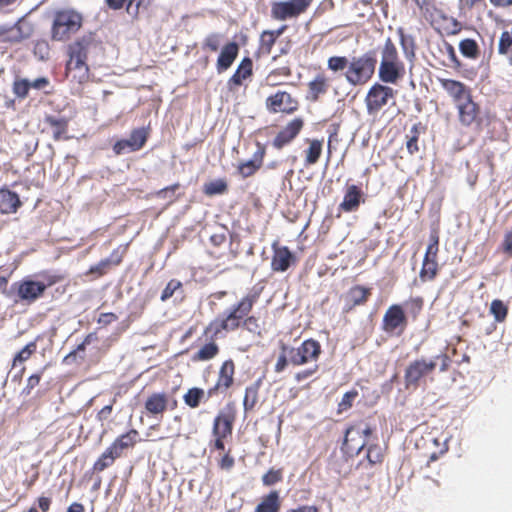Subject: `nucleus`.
Instances as JSON below:
<instances>
[{
  "label": "nucleus",
  "mask_w": 512,
  "mask_h": 512,
  "mask_svg": "<svg viewBox=\"0 0 512 512\" xmlns=\"http://www.w3.org/2000/svg\"><path fill=\"white\" fill-rule=\"evenodd\" d=\"M102 40L95 32H86L75 38L65 48V77L71 84L73 94L81 96L83 87L90 82L88 58L103 53Z\"/></svg>",
  "instance_id": "nucleus-1"
},
{
  "label": "nucleus",
  "mask_w": 512,
  "mask_h": 512,
  "mask_svg": "<svg viewBox=\"0 0 512 512\" xmlns=\"http://www.w3.org/2000/svg\"><path fill=\"white\" fill-rule=\"evenodd\" d=\"M262 290L263 288H252L237 303L226 310L221 318L210 321L207 325V332H212L213 336L222 334L225 336L226 333L238 330L258 302Z\"/></svg>",
  "instance_id": "nucleus-2"
},
{
  "label": "nucleus",
  "mask_w": 512,
  "mask_h": 512,
  "mask_svg": "<svg viewBox=\"0 0 512 512\" xmlns=\"http://www.w3.org/2000/svg\"><path fill=\"white\" fill-rule=\"evenodd\" d=\"M380 63L378 66V78L382 83L397 84L405 74V63L402 60L394 41L388 37L379 47Z\"/></svg>",
  "instance_id": "nucleus-3"
},
{
  "label": "nucleus",
  "mask_w": 512,
  "mask_h": 512,
  "mask_svg": "<svg viewBox=\"0 0 512 512\" xmlns=\"http://www.w3.org/2000/svg\"><path fill=\"white\" fill-rule=\"evenodd\" d=\"M235 420L236 410L232 405H227L218 412L211 430L212 439L209 442L211 451H225L226 443L232 438Z\"/></svg>",
  "instance_id": "nucleus-4"
},
{
  "label": "nucleus",
  "mask_w": 512,
  "mask_h": 512,
  "mask_svg": "<svg viewBox=\"0 0 512 512\" xmlns=\"http://www.w3.org/2000/svg\"><path fill=\"white\" fill-rule=\"evenodd\" d=\"M376 67V53L369 50L359 56H353L349 60V66L344 76L350 85L363 86L373 78Z\"/></svg>",
  "instance_id": "nucleus-5"
},
{
  "label": "nucleus",
  "mask_w": 512,
  "mask_h": 512,
  "mask_svg": "<svg viewBox=\"0 0 512 512\" xmlns=\"http://www.w3.org/2000/svg\"><path fill=\"white\" fill-rule=\"evenodd\" d=\"M83 25V17L74 10L57 11L51 27V39L65 42L76 34Z\"/></svg>",
  "instance_id": "nucleus-6"
},
{
  "label": "nucleus",
  "mask_w": 512,
  "mask_h": 512,
  "mask_svg": "<svg viewBox=\"0 0 512 512\" xmlns=\"http://www.w3.org/2000/svg\"><path fill=\"white\" fill-rule=\"evenodd\" d=\"M283 352H288L290 364L302 366L307 363L316 362L322 352L321 344L315 339H306L298 347L281 345Z\"/></svg>",
  "instance_id": "nucleus-7"
},
{
  "label": "nucleus",
  "mask_w": 512,
  "mask_h": 512,
  "mask_svg": "<svg viewBox=\"0 0 512 512\" xmlns=\"http://www.w3.org/2000/svg\"><path fill=\"white\" fill-rule=\"evenodd\" d=\"M387 83L375 82L368 90L364 102L368 115H377L390 100H393L397 91L386 85Z\"/></svg>",
  "instance_id": "nucleus-8"
},
{
  "label": "nucleus",
  "mask_w": 512,
  "mask_h": 512,
  "mask_svg": "<svg viewBox=\"0 0 512 512\" xmlns=\"http://www.w3.org/2000/svg\"><path fill=\"white\" fill-rule=\"evenodd\" d=\"M439 241L440 238L438 231H431L429 235V244L426 248L422 267L419 272V277L423 282L434 280L438 274Z\"/></svg>",
  "instance_id": "nucleus-9"
},
{
  "label": "nucleus",
  "mask_w": 512,
  "mask_h": 512,
  "mask_svg": "<svg viewBox=\"0 0 512 512\" xmlns=\"http://www.w3.org/2000/svg\"><path fill=\"white\" fill-rule=\"evenodd\" d=\"M408 326V315L400 304H392L385 311L381 328L390 336H401Z\"/></svg>",
  "instance_id": "nucleus-10"
},
{
  "label": "nucleus",
  "mask_w": 512,
  "mask_h": 512,
  "mask_svg": "<svg viewBox=\"0 0 512 512\" xmlns=\"http://www.w3.org/2000/svg\"><path fill=\"white\" fill-rule=\"evenodd\" d=\"M313 0H286L274 2L271 5V16L275 20L284 21L297 18L304 14Z\"/></svg>",
  "instance_id": "nucleus-11"
},
{
  "label": "nucleus",
  "mask_w": 512,
  "mask_h": 512,
  "mask_svg": "<svg viewBox=\"0 0 512 512\" xmlns=\"http://www.w3.org/2000/svg\"><path fill=\"white\" fill-rule=\"evenodd\" d=\"M436 366L437 362L432 359L421 358L410 362L404 373L405 387L407 389L417 388L421 379L433 373Z\"/></svg>",
  "instance_id": "nucleus-12"
},
{
  "label": "nucleus",
  "mask_w": 512,
  "mask_h": 512,
  "mask_svg": "<svg viewBox=\"0 0 512 512\" xmlns=\"http://www.w3.org/2000/svg\"><path fill=\"white\" fill-rule=\"evenodd\" d=\"M236 365L232 359L222 362L215 384L207 390V399L225 394L235 382Z\"/></svg>",
  "instance_id": "nucleus-13"
},
{
  "label": "nucleus",
  "mask_w": 512,
  "mask_h": 512,
  "mask_svg": "<svg viewBox=\"0 0 512 512\" xmlns=\"http://www.w3.org/2000/svg\"><path fill=\"white\" fill-rule=\"evenodd\" d=\"M12 290H14L16 293V303L22 302L31 304L43 296L45 292V286L41 281L23 279L21 281L15 282L12 285Z\"/></svg>",
  "instance_id": "nucleus-14"
},
{
  "label": "nucleus",
  "mask_w": 512,
  "mask_h": 512,
  "mask_svg": "<svg viewBox=\"0 0 512 512\" xmlns=\"http://www.w3.org/2000/svg\"><path fill=\"white\" fill-rule=\"evenodd\" d=\"M32 32V26L20 18L13 25H0V43H20L30 38Z\"/></svg>",
  "instance_id": "nucleus-15"
},
{
  "label": "nucleus",
  "mask_w": 512,
  "mask_h": 512,
  "mask_svg": "<svg viewBox=\"0 0 512 512\" xmlns=\"http://www.w3.org/2000/svg\"><path fill=\"white\" fill-rule=\"evenodd\" d=\"M304 120L301 117H296L290 120L281 130L278 131L272 140V146L276 150H282L284 147L290 145L301 133L304 128Z\"/></svg>",
  "instance_id": "nucleus-16"
},
{
  "label": "nucleus",
  "mask_w": 512,
  "mask_h": 512,
  "mask_svg": "<svg viewBox=\"0 0 512 512\" xmlns=\"http://www.w3.org/2000/svg\"><path fill=\"white\" fill-rule=\"evenodd\" d=\"M298 106V101L286 91H277L266 99V108L271 113L292 114Z\"/></svg>",
  "instance_id": "nucleus-17"
},
{
  "label": "nucleus",
  "mask_w": 512,
  "mask_h": 512,
  "mask_svg": "<svg viewBox=\"0 0 512 512\" xmlns=\"http://www.w3.org/2000/svg\"><path fill=\"white\" fill-rule=\"evenodd\" d=\"M202 335L206 338L207 342L200 346V348L194 352L191 356L193 363L207 362L216 358L220 353V347L216 340L224 337L213 336L212 332H207V326L204 328Z\"/></svg>",
  "instance_id": "nucleus-18"
},
{
  "label": "nucleus",
  "mask_w": 512,
  "mask_h": 512,
  "mask_svg": "<svg viewBox=\"0 0 512 512\" xmlns=\"http://www.w3.org/2000/svg\"><path fill=\"white\" fill-rule=\"evenodd\" d=\"M438 82L452 99L455 107L472 96L471 88L461 81L438 78Z\"/></svg>",
  "instance_id": "nucleus-19"
},
{
  "label": "nucleus",
  "mask_w": 512,
  "mask_h": 512,
  "mask_svg": "<svg viewBox=\"0 0 512 512\" xmlns=\"http://www.w3.org/2000/svg\"><path fill=\"white\" fill-rule=\"evenodd\" d=\"M256 151L251 159L240 162L237 166V172L242 178H249L254 176L263 166L264 158L266 155V146L256 141Z\"/></svg>",
  "instance_id": "nucleus-20"
},
{
  "label": "nucleus",
  "mask_w": 512,
  "mask_h": 512,
  "mask_svg": "<svg viewBox=\"0 0 512 512\" xmlns=\"http://www.w3.org/2000/svg\"><path fill=\"white\" fill-rule=\"evenodd\" d=\"M272 258L271 270L273 272H285L292 264L295 263L296 258L287 246H281L277 241L272 243Z\"/></svg>",
  "instance_id": "nucleus-21"
},
{
  "label": "nucleus",
  "mask_w": 512,
  "mask_h": 512,
  "mask_svg": "<svg viewBox=\"0 0 512 512\" xmlns=\"http://www.w3.org/2000/svg\"><path fill=\"white\" fill-rule=\"evenodd\" d=\"M44 128L42 132L51 133L54 141L69 140L67 135L69 120L66 117H57L54 115H46L43 119Z\"/></svg>",
  "instance_id": "nucleus-22"
},
{
  "label": "nucleus",
  "mask_w": 512,
  "mask_h": 512,
  "mask_svg": "<svg viewBox=\"0 0 512 512\" xmlns=\"http://www.w3.org/2000/svg\"><path fill=\"white\" fill-rule=\"evenodd\" d=\"M364 202V193L359 186L355 184L346 185L344 197L338 206V210L344 213L356 212Z\"/></svg>",
  "instance_id": "nucleus-23"
},
{
  "label": "nucleus",
  "mask_w": 512,
  "mask_h": 512,
  "mask_svg": "<svg viewBox=\"0 0 512 512\" xmlns=\"http://www.w3.org/2000/svg\"><path fill=\"white\" fill-rule=\"evenodd\" d=\"M372 294V289L363 285H354L346 293L343 312L349 313L355 307L365 305Z\"/></svg>",
  "instance_id": "nucleus-24"
},
{
  "label": "nucleus",
  "mask_w": 512,
  "mask_h": 512,
  "mask_svg": "<svg viewBox=\"0 0 512 512\" xmlns=\"http://www.w3.org/2000/svg\"><path fill=\"white\" fill-rule=\"evenodd\" d=\"M458 120L463 126L472 125L480 115V106L474 101L473 95L456 107Z\"/></svg>",
  "instance_id": "nucleus-25"
},
{
  "label": "nucleus",
  "mask_w": 512,
  "mask_h": 512,
  "mask_svg": "<svg viewBox=\"0 0 512 512\" xmlns=\"http://www.w3.org/2000/svg\"><path fill=\"white\" fill-rule=\"evenodd\" d=\"M169 396L165 392H154L145 401L144 407L147 415L162 416L169 407Z\"/></svg>",
  "instance_id": "nucleus-26"
},
{
  "label": "nucleus",
  "mask_w": 512,
  "mask_h": 512,
  "mask_svg": "<svg viewBox=\"0 0 512 512\" xmlns=\"http://www.w3.org/2000/svg\"><path fill=\"white\" fill-rule=\"evenodd\" d=\"M239 54V45L235 41L227 42L217 57L216 70L219 74L227 71Z\"/></svg>",
  "instance_id": "nucleus-27"
},
{
  "label": "nucleus",
  "mask_w": 512,
  "mask_h": 512,
  "mask_svg": "<svg viewBox=\"0 0 512 512\" xmlns=\"http://www.w3.org/2000/svg\"><path fill=\"white\" fill-rule=\"evenodd\" d=\"M139 436L138 430L132 428L116 437L109 446L121 457L125 450L133 449L141 441Z\"/></svg>",
  "instance_id": "nucleus-28"
},
{
  "label": "nucleus",
  "mask_w": 512,
  "mask_h": 512,
  "mask_svg": "<svg viewBox=\"0 0 512 512\" xmlns=\"http://www.w3.org/2000/svg\"><path fill=\"white\" fill-rule=\"evenodd\" d=\"M253 75V61L250 57H244L239 63L236 71L228 80V87L233 90L243 84Z\"/></svg>",
  "instance_id": "nucleus-29"
},
{
  "label": "nucleus",
  "mask_w": 512,
  "mask_h": 512,
  "mask_svg": "<svg viewBox=\"0 0 512 512\" xmlns=\"http://www.w3.org/2000/svg\"><path fill=\"white\" fill-rule=\"evenodd\" d=\"M307 147L302 151L304 166L311 167L318 163L323 151V139L306 138L304 140Z\"/></svg>",
  "instance_id": "nucleus-30"
},
{
  "label": "nucleus",
  "mask_w": 512,
  "mask_h": 512,
  "mask_svg": "<svg viewBox=\"0 0 512 512\" xmlns=\"http://www.w3.org/2000/svg\"><path fill=\"white\" fill-rule=\"evenodd\" d=\"M286 28L287 27L284 25L277 30H264L260 35L259 47L257 51L258 54L270 55L277 39L283 34Z\"/></svg>",
  "instance_id": "nucleus-31"
},
{
  "label": "nucleus",
  "mask_w": 512,
  "mask_h": 512,
  "mask_svg": "<svg viewBox=\"0 0 512 512\" xmlns=\"http://www.w3.org/2000/svg\"><path fill=\"white\" fill-rule=\"evenodd\" d=\"M282 506V499L278 490H271L260 498L254 512H279Z\"/></svg>",
  "instance_id": "nucleus-32"
},
{
  "label": "nucleus",
  "mask_w": 512,
  "mask_h": 512,
  "mask_svg": "<svg viewBox=\"0 0 512 512\" xmlns=\"http://www.w3.org/2000/svg\"><path fill=\"white\" fill-rule=\"evenodd\" d=\"M308 96L307 98L316 102L319 100L320 96L327 93L329 89V81L328 78L323 73L317 74L313 80L308 83Z\"/></svg>",
  "instance_id": "nucleus-33"
},
{
  "label": "nucleus",
  "mask_w": 512,
  "mask_h": 512,
  "mask_svg": "<svg viewBox=\"0 0 512 512\" xmlns=\"http://www.w3.org/2000/svg\"><path fill=\"white\" fill-rule=\"evenodd\" d=\"M21 201L17 193L9 189H0V213H15L21 206Z\"/></svg>",
  "instance_id": "nucleus-34"
},
{
  "label": "nucleus",
  "mask_w": 512,
  "mask_h": 512,
  "mask_svg": "<svg viewBox=\"0 0 512 512\" xmlns=\"http://www.w3.org/2000/svg\"><path fill=\"white\" fill-rule=\"evenodd\" d=\"M37 351V341L33 340L27 343L12 359V368L21 366L20 376L25 372L26 367L23 365Z\"/></svg>",
  "instance_id": "nucleus-35"
},
{
  "label": "nucleus",
  "mask_w": 512,
  "mask_h": 512,
  "mask_svg": "<svg viewBox=\"0 0 512 512\" xmlns=\"http://www.w3.org/2000/svg\"><path fill=\"white\" fill-rule=\"evenodd\" d=\"M357 437H361V431L355 426H350L345 431V437L342 444V449L347 452H356L359 453L366 445L365 442H361L359 444H354Z\"/></svg>",
  "instance_id": "nucleus-36"
},
{
  "label": "nucleus",
  "mask_w": 512,
  "mask_h": 512,
  "mask_svg": "<svg viewBox=\"0 0 512 512\" xmlns=\"http://www.w3.org/2000/svg\"><path fill=\"white\" fill-rule=\"evenodd\" d=\"M148 131L145 128H137L131 131L129 138L125 139L128 151L135 152L144 147L148 139Z\"/></svg>",
  "instance_id": "nucleus-37"
},
{
  "label": "nucleus",
  "mask_w": 512,
  "mask_h": 512,
  "mask_svg": "<svg viewBox=\"0 0 512 512\" xmlns=\"http://www.w3.org/2000/svg\"><path fill=\"white\" fill-rule=\"evenodd\" d=\"M118 458H120L119 453H116L110 446H108L94 462L92 469L94 472L100 473L111 467Z\"/></svg>",
  "instance_id": "nucleus-38"
},
{
  "label": "nucleus",
  "mask_w": 512,
  "mask_h": 512,
  "mask_svg": "<svg viewBox=\"0 0 512 512\" xmlns=\"http://www.w3.org/2000/svg\"><path fill=\"white\" fill-rule=\"evenodd\" d=\"M397 33L399 35L400 45L403 49L405 57L408 61L413 62L416 58V44L414 37L405 34L403 28H398Z\"/></svg>",
  "instance_id": "nucleus-39"
},
{
  "label": "nucleus",
  "mask_w": 512,
  "mask_h": 512,
  "mask_svg": "<svg viewBox=\"0 0 512 512\" xmlns=\"http://www.w3.org/2000/svg\"><path fill=\"white\" fill-rule=\"evenodd\" d=\"M260 384V380H258L246 387L243 399L245 412L252 411L258 403Z\"/></svg>",
  "instance_id": "nucleus-40"
},
{
  "label": "nucleus",
  "mask_w": 512,
  "mask_h": 512,
  "mask_svg": "<svg viewBox=\"0 0 512 512\" xmlns=\"http://www.w3.org/2000/svg\"><path fill=\"white\" fill-rule=\"evenodd\" d=\"M202 191L207 197L226 194L228 192V182L225 178L206 182L203 185Z\"/></svg>",
  "instance_id": "nucleus-41"
},
{
  "label": "nucleus",
  "mask_w": 512,
  "mask_h": 512,
  "mask_svg": "<svg viewBox=\"0 0 512 512\" xmlns=\"http://www.w3.org/2000/svg\"><path fill=\"white\" fill-rule=\"evenodd\" d=\"M207 398V392L202 388L192 387L183 395L184 403L190 408H197Z\"/></svg>",
  "instance_id": "nucleus-42"
},
{
  "label": "nucleus",
  "mask_w": 512,
  "mask_h": 512,
  "mask_svg": "<svg viewBox=\"0 0 512 512\" xmlns=\"http://www.w3.org/2000/svg\"><path fill=\"white\" fill-rule=\"evenodd\" d=\"M498 52L504 55L512 65V28L502 32L499 39Z\"/></svg>",
  "instance_id": "nucleus-43"
},
{
  "label": "nucleus",
  "mask_w": 512,
  "mask_h": 512,
  "mask_svg": "<svg viewBox=\"0 0 512 512\" xmlns=\"http://www.w3.org/2000/svg\"><path fill=\"white\" fill-rule=\"evenodd\" d=\"M459 50L463 56L471 59H476L480 55V50L477 42L469 38L460 41Z\"/></svg>",
  "instance_id": "nucleus-44"
},
{
  "label": "nucleus",
  "mask_w": 512,
  "mask_h": 512,
  "mask_svg": "<svg viewBox=\"0 0 512 512\" xmlns=\"http://www.w3.org/2000/svg\"><path fill=\"white\" fill-rule=\"evenodd\" d=\"M384 449L379 444H370L367 448L366 459L373 466L384 461Z\"/></svg>",
  "instance_id": "nucleus-45"
},
{
  "label": "nucleus",
  "mask_w": 512,
  "mask_h": 512,
  "mask_svg": "<svg viewBox=\"0 0 512 512\" xmlns=\"http://www.w3.org/2000/svg\"><path fill=\"white\" fill-rule=\"evenodd\" d=\"M31 89L30 81L25 78L17 77L12 84V91L14 95L23 100L28 97L29 91Z\"/></svg>",
  "instance_id": "nucleus-46"
},
{
  "label": "nucleus",
  "mask_w": 512,
  "mask_h": 512,
  "mask_svg": "<svg viewBox=\"0 0 512 512\" xmlns=\"http://www.w3.org/2000/svg\"><path fill=\"white\" fill-rule=\"evenodd\" d=\"M405 305L408 309V315L413 320H416L423 310L424 300L422 297H413L407 300Z\"/></svg>",
  "instance_id": "nucleus-47"
},
{
  "label": "nucleus",
  "mask_w": 512,
  "mask_h": 512,
  "mask_svg": "<svg viewBox=\"0 0 512 512\" xmlns=\"http://www.w3.org/2000/svg\"><path fill=\"white\" fill-rule=\"evenodd\" d=\"M349 60L346 56H331L327 60V68L334 73L342 72L348 69Z\"/></svg>",
  "instance_id": "nucleus-48"
},
{
  "label": "nucleus",
  "mask_w": 512,
  "mask_h": 512,
  "mask_svg": "<svg viewBox=\"0 0 512 512\" xmlns=\"http://www.w3.org/2000/svg\"><path fill=\"white\" fill-rule=\"evenodd\" d=\"M490 312L497 322H503L507 317L508 308L503 301L495 299L491 302Z\"/></svg>",
  "instance_id": "nucleus-49"
},
{
  "label": "nucleus",
  "mask_w": 512,
  "mask_h": 512,
  "mask_svg": "<svg viewBox=\"0 0 512 512\" xmlns=\"http://www.w3.org/2000/svg\"><path fill=\"white\" fill-rule=\"evenodd\" d=\"M283 480V469H269L263 476H262V483L264 486L270 487L273 486Z\"/></svg>",
  "instance_id": "nucleus-50"
},
{
  "label": "nucleus",
  "mask_w": 512,
  "mask_h": 512,
  "mask_svg": "<svg viewBox=\"0 0 512 512\" xmlns=\"http://www.w3.org/2000/svg\"><path fill=\"white\" fill-rule=\"evenodd\" d=\"M217 465L221 470H232V468L235 465V458L231 453V449H225V451L219 452V457L217 458Z\"/></svg>",
  "instance_id": "nucleus-51"
},
{
  "label": "nucleus",
  "mask_w": 512,
  "mask_h": 512,
  "mask_svg": "<svg viewBox=\"0 0 512 512\" xmlns=\"http://www.w3.org/2000/svg\"><path fill=\"white\" fill-rule=\"evenodd\" d=\"M111 268L112 267L109 265V262H107L105 259H102L97 264L92 265L85 273V275H92L93 278H100L106 275L111 270Z\"/></svg>",
  "instance_id": "nucleus-52"
},
{
  "label": "nucleus",
  "mask_w": 512,
  "mask_h": 512,
  "mask_svg": "<svg viewBox=\"0 0 512 512\" xmlns=\"http://www.w3.org/2000/svg\"><path fill=\"white\" fill-rule=\"evenodd\" d=\"M222 35L219 33H211L203 40L202 48L210 52H216L220 48Z\"/></svg>",
  "instance_id": "nucleus-53"
},
{
  "label": "nucleus",
  "mask_w": 512,
  "mask_h": 512,
  "mask_svg": "<svg viewBox=\"0 0 512 512\" xmlns=\"http://www.w3.org/2000/svg\"><path fill=\"white\" fill-rule=\"evenodd\" d=\"M127 253V245H120L115 248L109 257L105 258L111 267L119 266Z\"/></svg>",
  "instance_id": "nucleus-54"
},
{
  "label": "nucleus",
  "mask_w": 512,
  "mask_h": 512,
  "mask_svg": "<svg viewBox=\"0 0 512 512\" xmlns=\"http://www.w3.org/2000/svg\"><path fill=\"white\" fill-rule=\"evenodd\" d=\"M411 136H407L406 148L410 155H414L419 151L418 140L419 131L416 126L411 128Z\"/></svg>",
  "instance_id": "nucleus-55"
},
{
  "label": "nucleus",
  "mask_w": 512,
  "mask_h": 512,
  "mask_svg": "<svg viewBox=\"0 0 512 512\" xmlns=\"http://www.w3.org/2000/svg\"><path fill=\"white\" fill-rule=\"evenodd\" d=\"M357 396L358 391L355 389L346 392L338 404V412H343L350 409Z\"/></svg>",
  "instance_id": "nucleus-56"
},
{
  "label": "nucleus",
  "mask_w": 512,
  "mask_h": 512,
  "mask_svg": "<svg viewBox=\"0 0 512 512\" xmlns=\"http://www.w3.org/2000/svg\"><path fill=\"white\" fill-rule=\"evenodd\" d=\"M181 287H182V283L179 280L171 279L167 283L164 290L162 291L161 300L162 301L168 300L169 298H171L174 295L175 291L180 289Z\"/></svg>",
  "instance_id": "nucleus-57"
},
{
  "label": "nucleus",
  "mask_w": 512,
  "mask_h": 512,
  "mask_svg": "<svg viewBox=\"0 0 512 512\" xmlns=\"http://www.w3.org/2000/svg\"><path fill=\"white\" fill-rule=\"evenodd\" d=\"M41 277L44 280L42 282H43V285L45 286V290L48 287L53 286L59 282H62L65 279V276L63 274H57V273L52 274L49 272H42Z\"/></svg>",
  "instance_id": "nucleus-58"
},
{
  "label": "nucleus",
  "mask_w": 512,
  "mask_h": 512,
  "mask_svg": "<svg viewBox=\"0 0 512 512\" xmlns=\"http://www.w3.org/2000/svg\"><path fill=\"white\" fill-rule=\"evenodd\" d=\"M49 45L46 41H37L34 45V54L39 56L41 60H46L49 57Z\"/></svg>",
  "instance_id": "nucleus-59"
},
{
  "label": "nucleus",
  "mask_w": 512,
  "mask_h": 512,
  "mask_svg": "<svg viewBox=\"0 0 512 512\" xmlns=\"http://www.w3.org/2000/svg\"><path fill=\"white\" fill-rule=\"evenodd\" d=\"M42 374H43V371H40L38 373H35V374H32L28 379H27V384L25 386V388L23 389V393L25 395H29L32 390L39 385L40 381H41V378H42Z\"/></svg>",
  "instance_id": "nucleus-60"
},
{
  "label": "nucleus",
  "mask_w": 512,
  "mask_h": 512,
  "mask_svg": "<svg viewBox=\"0 0 512 512\" xmlns=\"http://www.w3.org/2000/svg\"><path fill=\"white\" fill-rule=\"evenodd\" d=\"M116 403V398L114 397L111 401L110 404L104 406L96 415V419L99 421V422H104L106 421L107 419H109V417L111 416L112 414V411H113V406L114 404Z\"/></svg>",
  "instance_id": "nucleus-61"
},
{
  "label": "nucleus",
  "mask_w": 512,
  "mask_h": 512,
  "mask_svg": "<svg viewBox=\"0 0 512 512\" xmlns=\"http://www.w3.org/2000/svg\"><path fill=\"white\" fill-rule=\"evenodd\" d=\"M289 363H290V361H289L288 352H283L281 350V354L279 355L277 362L275 364V367H274L275 372L276 373L283 372Z\"/></svg>",
  "instance_id": "nucleus-62"
},
{
  "label": "nucleus",
  "mask_w": 512,
  "mask_h": 512,
  "mask_svg": "<svg viewBox=\"0 0 512 512\" xmlns=\"http://www.w3.org/2000/svg\"><path fill=\"white\" fill-rule=\"evenodd\" d=\"M118 320V316L113 312L101 313L97 319V323L102 326L110 325Z\"/></svg>",
  "instance_id": "nucleus-63"
},
{
  "label": "nucleus",
  "mask_w": 512,
  "mask_h": 512,
  "mask_svg": "<svg viewBox=\"0 0 512 512\" xmlns=\"http://www.w3.org/2000/svg\"><path fill=\"white\" fill-rule=\"evenodd\" d=\"M502 250L504 253L512 257V231L505 234L502 242Z\"/></svg>",
  "instance_id": "nucleus-64"
}]
</instances>
